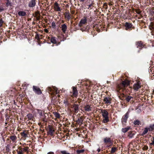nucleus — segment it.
Segmentation results:
<instances>
[{
    "instance_id": "1",
    "label": "nucleus",
    "mask_w": 154,
    "mask_h": 154,
    "mask_svg": "<svg viewBox=\"0 0 154 154\" xmlns=\"http://www.w3.org/2000/svg\"><path fill=\"white\" fill-rule=\"evenodd\" d=\"M101 112L103 117V122L104 123L108 122L109 121L108 112L105 109H101Z\"/></svg>"
},
{
    "instance_id": "2",
    "label": "nucleus",
    "mask_w": 154,
    "mask_h": 154,
    "mask_svg": "<svg viewBox=\"0 0 154 154\" xmlns=\"http://www.w3.org/2000/svg\"><path fill=\"white\" fill-rule=\"evenodd\" d=\"M129 84V82L127 80H126L123 81L122 83L118 85V88L119 90L122 89V91H123L125 88Z\"/></svg>"
},
{
    "instance_id": "3",
    "label": "nucleus",
    "mask_w": 154,
    "mask_h": 154,
    "mask_svg": "<svg viewBox=\"0 0 154 154\" xmlns=\"http://www.w3.org/2000/svg\"><path fill=\"white\" fill-rule=\"evenodd\" d=\"M72 91L70 92V95L71 97H76L78 95V92L76 88L75 87H72Z\"/></svg>"
},
{
    "instance_id": "4",
    "label": "nucleus",
    "mask_w": 154,
    "mask_h": 154,
    "mask_svg": "<svg viewBox=\"0 0 154 154\" xmlns=\"http://www.w3.org/2000/svg\"><path fill=\"white\" fill-rule=\"evenodd\" d=\"M33 91L36 94H42V91L38 87L33 86L32 87Z\"/></svg>"
},
{
    "instance_id": "5",
    "label": "nucleus",
    "mask_w": 154,
    "mask_h": 154,
    "mask_svg": "<svg viewBox=\"0 0 154 154\" xmlns=\"http://www.w3.org/2000/svg\"><path fill=\"white\" fill-rule=\"evenodd\" d=\"M87 19L86 17H84L80 20L79 26L80 27H82L83 25L87 23Z\"/></svg>"
},
{
    "instance_id": "6",
    "label": "nucleus",
    "mask_w": 154,
    "mask_h": 154,
    "mask_svg": "<svg viewBox=\"0 0 154 154\" xmlns=\"http://www.w3.org/2000/svg\"><path fill=\"white\" fill-rule=\"evenodd\" d=\"M112 99L109 97H104L103 101L104 102L105 104H108L111 103V101Z\"/></svg>"
},
{
    "instance_id": "7",
    "label": "nucleus",
    "mask_w": 154,
    "mask_h": 154,
    "mask_svg": "<svg viewBox=\"0 0 154 154\" xmlns=\"http://www.w3.org/2000/svg\"><path fill=\"white\" fill-rule=\"evenodd\" d=\"M128 113L127 112L125 114L124 116L123 117L122 119V122L123 124H124L126 122L127 119L128 118Z\"/></svg>"
},
{
    "instance_id": "8",
    "label": "nucleus",
    "mask_w": 154,
    "mask_h": 154,
    "mask_svg": "<svg viewBox=\"0 0 154 154\" xmlns=\"http://www.w3.org/2000/svg\"><path fill=\"white\" fill-rule=\"evenodd\" d=\"M141 87L140 83L138 82L136 84H134L133 85V88L134 90L137 91Z\"/></svg>"
},
{
    "instance_id": "9",
    "label": "nucleus",
    "mask_w": 154,
    "mask_h": 154,
    "mask_svg": "<svg viewBox=\"0 0 154 154\" xmlns=\"http://www.w3.org/2000/svg\"><path fill=\"white\" fill-rule=\"evenodd\" d=\"M28 149L29 147H26L22 149L20 151H17V153L18 154H23V152H28Z\"/></svg>"
},
{
    "instance_id": "10",
    "label": "nucleus",
    "mask_w": 154,
    "mask_h": 154,
    "mask_svg": "<svg viewBox=\"0 0 154 154\" xmlns=\"http://www.w3.org/2000/svg\"><path fill=\"white\" fill-rule=\"evenodd\" d=\"M36 0H31L29 2L28 6L29 7H34L36 5Z\"/></svg>"
},
{
    "instance_id": "11",
    "label": "nucleus",
    "mask_w": 154,
    "mask_h": 154,
    "mask_svg": "<svg viewBox=\"0 0 154 154\" xmlns=\"http://www.w3.org/2000/svg\"><path fill=\"white\" fill-rule=\"evenodd\" d=\"M47 90L48 92H51L52 91H53V92L56 93V94L58 93V91L57 88L55 87H53V88L51 87H48L47 88Z\"/></svg>"
},
{
    "instance_id": "12",
    "label": "nucleus",
    "mask_w": 154,
    "mask_h": 154,
    "mask_svg": "<svg viewBox=\"0 0 154 154\" xmlns=\"http://www.w3.org/2000/svg\"><path fill=\"white\" fill-rule=\"evenodd\" d=\"M54 8L55 11H60L61 9L59 6V5L56 2L54 4Z\"/></svg>"
},
{
    "instance_id": "13",
    "label": "nucleus",
    "mask_w": 154,
    "mask_h": 154,
    "mask_svg": "<svg viewBox=\"0 0 154 154\" xmlns=\"http://www.w3.org/2000/svg\"><path fill=\"white\" fill-rule=\"evenodd\" d=\"M124 96L123 99H125L126 100L127 102H129L131 98H132V97L127 95H124V94H122Z\"/></svg>"
},
{
    "instance_id": "14",
    "label": "nucleus",
    "mask_w": 154,
    "mask_h": 154,
    "mask_svg": "<svg viewBox=\"0 0 154 154\" xmlns=\"http://www.w3.org/2000/svg\"><path fill=\"white\" fill-rule=\"evenodd\" d=\"M135 134V133L133 131H131L128 132V137L129 138H132Z\"/></svg>"
},
{
    "instance_id": "15",
    "label": "nucleus",
    "mask_w": 154,
    "mask_h": 154,
    "mask_svg": "<svg viewBox=\"0 0 154 154\" xmlns=\"http://www.w3.org/2000/svg\"><path fill=\"white\" fill-rule=\"evenodd\" d=\"M54 130L53 127L51 126H50L49 128V131L48 134L51 136H53V134Z\"/></svg>"
},
{
    "instance_id": "16",
    "label": "nucleus",
    "mask_w": 154,
    "mask_h": 154,
    "mask_svg": "<svg viewBox=\"0 0 154 154\" xmlns=\"http://www.w3.org/2000/svg\"><path fill=\"white\" fill-rule=\"evenodd\" d=\"M136 45L137 47L143 48L144 46V45L142 42L141 41H138L136 42Z\"/></svg>"
},
{
    "instance_id": "17",
    "label": "nucleus",
    "mask_w": 154,
    "mask_h": 154,
    "mask_svg": "<svg viewBox=\"0 0 154 154\" xmlns=\"http://www.w3.org/2000/svg\"><path fill=\"white\" fill-rule=\"evenodd\" d=\"M104 142L106 143H111L112 141L111 139L109 137H105L104 139Z\"/></svg>"
},
{
    "instance_id": "18",
    "label": "nucleus",
    "mask_w": 154,
    "mask_h": 154,
    "mask_svg": "<svg viewBox=\"0 0 154 154\" xmlns=\"http://www.w3.org/2000/svg\"><path fill=\"white\" fill-rule=\"evenodd\" d=\"M79 106L78 105L75 104L73 105V108L74 109V112L75 113L78 112L79 110Z\"/></svg>"
},
{
    "instance_id": "19",
    "label": "nucleus",
    "mask_w": 154,
    "mask_h": 154,
    "mask_svg": "<svg viewBox=\"0 0 154 154\" xmlns=\"http://www.w3.org/2000/svg\"><path fill=\"white\" fill-rule=\"evenodd\" d=\"M125 26L126 27V29L127 30L128 29L131 28L132 26L131 23H129L126 22L125 23Z\"/></svg>"
},
{
    "instance_id": "20",
    "label": "nucleus",
    "mask_w": 154,
    "mask_h": 154,
    "mask_svg": "<svg viewBox=\"0 0 154 154\" xmlns=\"http://www.w3.org/2000/svg\"><path fill=\"white\" fill-rule=\"evenodd\" d=\"M84 109L86 111H91L92 107L89 105H87L84 107Z\"/></svg>"
},
{
    "instance_id": "21",
    "label": "nucleus",
    "mask_w": 154,
    "mask_h": 154,
    "mask_svg": "<svg viewBox=\"0 0 154 154\" xmlns=\"http://www.w3.org/2000/svg\"><path fill=\"white\" fill-rule=\"evenodd\" d=\"M18 15L21 16H24L26 15V13L23 11H20L18 13Z\"/></svg>"
},
{
    "instance_id": "22",
    "label": "nucleus",
    "mask_w": 154,
    "mask_h": 154,
    "mask_svg": "<svg viewBox=\"0 0 154 154\" xmlns=\"http://www.w3.org/2000/svg\"><path fill=\"white\" fill-rule=\"evenodd\" d=\"M62 30L63 32L65 33L67 29V26L65 24H63L61 26Z\"/></svg>"
},
{
    "instance_id": "23",
    "label": "nucleus",
    "mask_w": 154,
    "mask_h": 154,
    "mask_svg": "<svg viewBox=\"0 0 154 154\" xmlns=\"http://www.w3.org/2000/svg\"><path fill=\"white\" fill-rule=\"evenodd\" d=\"M65 17L68 20H69L71 19V15L69 13H66L65 14Z\"/></svg>"
},
{
    "instance_id": "24",
    "label": "nucleus",
    "mask_w": 154,
    "mask_h": 154,
    "mask_svg": "<svg viewBox=\"0 0 154 154\" xmlns=\"http://www.w3.org/2000/svg\"><path fill=\"white\" fill-rule=\"evenodd\" d=\"M20 134L22 137H23L24 138L26 139V137H28L27 134L24 132H22Z\"/></svg>"
},
{
    "instance_id": "25",
    "label": "nucleus",
    "mask_w": 154,
    "mask_h": 154,
    "mask_svg": "<svg viewBox=\"0 0 154 154\" xmlns=\"http://www.w3.org/2000/svg\"><path fill=\"white\" fill-rule=\"evenodd\" d=\"M10 139L13 142H15L17 139V137L15 136H12L10 137Z\"/></svg>"
},
{
    "instance_id": "26",
    "label": "nucleus",
    "mask_w": 154,
    "mask_h": 154,
    "mask_svg": "<svg viewBox=\"0 0 154 154\" xmlns=\"http://www.w3.org/2000/svg\"><path fill=\"white\" fill-rule=\"evenodd\" d=\"M51 43L54 44H56L57 42L55 38L54 37H51Z\"/></svg>"
},
{
    "instance_id": "27",
    "label": "nucleus",
    "mask_w": 154,
    "mask_h": 154,
    "mask_svg": "<svg viewBox=\"0 0 154 154\" xmlns=\"http://www.w3.org/2000/svg\"><path fill=\"white\" fill-rule=\"evenodd\" d=\"M149 131V128H144V130L143 131V132L142 135H145L148 132V131Z\"/></svg>"
},
{
    "instance_id": "28",
    "label": "nucleus",
    "mask_w": 154,
    "mask_h": 154,
    "mask_svg": "<svg viewBox=\"0 0 154 154\" xmlns=\"http://www.w3.org/2000/svg\"><path fill=\"white\" fill-rule=\"evenodd\" d=\"M130 129V127H128L125 128H123L122 129V131L125 133L126 132Z\"/></svg>"
},
{
    "instance_id": "29",
    "label": "nucleus",
    "mask_w": 154,
    "mask_h": 154,
    "mask_svg": "<svg viewBox=\"0 0 154 154\" xmlns=\"http://www.w3.org/2000/svg\"><path fill=\"white\" fill-rule=\"evenodd\" d=\"M85 151V150L84 149H82L80 150H76V152L77 154H80L81 153H83Z\"/></svg>"
},
{
    "instance_id": "30",
    "label": "nucleus",
    "mask_w": 154,
    "mask_h": 154,
    "mask_svg": "<svg viewBox=\"0 0 154 154\" xmlns=\"http://www.w3.org/2000/svg\"><path fill=\"white\" fill-rule=\"evenodd\" d=\"M54 115L55 116V117H56L57 118H59L60 117V114L56 112H54Z\"/></svg>"
},
{
    "instance_id": "31",
    "label": "nucleus",
    "mask_w": 154,
    "mask_h": 154,
    "mask_svg": "<svg viewBox=\"0 0 154 154\" xmlns=\"http://www.w3.org/2000/svg\"><path fill=\"white\" fill-rule=\"evenodd\" d=\"M154 129V124L153 125H150L149 128V131H152Z\"/></svg>"
},
{
    "instance_id": "32",
    "label": "nucleus",
    "mask_w": 154,
    "mask_h": 154,
    "mask_svg": "<svg viewBox=\"0 0 154 154\" xmlns=\"http://www.w3.org/2000/svg\"><path fill=\"white\" fill-rule=\"evenodd\" d=\"M60 152L62 154H70L69 153L68 151H67L66 150L61 151Z\"/></svg>"
},
{
    "instance_id": "33",
    "label": "nucleus",
    "mask_w": 154,
    "mask_h": 154,
    "mask_svg": "<svg viewBox=\"0 0 154 154\" xmlns=\"http://www.w3.org/2000/svg\"><path fill=\"white\" fill-rule=\"evenodd\" d=\"M116 149V148L115 147H112L111 149V153H113L115 152Z\"/></svg>"
},
{
    "instance_id": "34",
    "label": "nucleus",
    "mask_w": 154,
    "mask_h": 154,
    "mask_svg": "<svg viewBox=\"0 0 154 154\" xmlns=\"http://www.w3.org/2000/svg\"><path fill=\"white\" fill-rule=\"evenodd\" d=\"M83 118L82 117H81L80 118H79L78 119V121L79 123H82L83 121Z\"/></svg>"
},
{
    "instance_id": "35",
    "label": "nucleus",
    "mask_w": 154,
    "mask_h": 154,
    "mask_svg": "<svg viewBox=\"0 0 154 154\" xmlns=\"http://www.w3.org/2000/svg\"><path fill=\"white\" fill-rule=\"evenodd\" d=\"M5 10L3 6L2 5H0V12H2Z\"/></svg>"
},
{
    "instance_id": "36",
    "label": "nucleus",
    "mask_w": 154,
    "mask_h": 154,
    "mask_svg": "<svg viewBox=\"0 0 154 154\" xmlns=\"http://www.w3.org/2000/svg\"><path fill=\"white\" fill-rule=\"evenodd\" d=\"M134 123L135 125H139L140 124V122L139 121L136 120L134 121Z\"/></svg>"
},
{
    "instance_id": "37",
    "label": "nucleus",
    "mask_w": 154,
    "mask_h": 154,
    "mask_svg": "<svg viewBox=\"0 0 154 154\" xmlns=\"http://www.w3.org/2000/svg\"><path fill=\"white\" fill-rule=\"evenodd\" d=\"M135 12H136V13L138 14H140L141 11L139 10V9H136L135 10Z\"/></svg>"
},
{
    "instance_id": "38",
    "label": "nucleus",
    "mask_w": 154,
    "mask_h": 154,
    "mask_svg": "<svg viewBox=\"0 0 154 154\" xmlns=\"http://www.w3.org/2000/svg\"><path fill=\"white\" fill-rule=\"evenodd\" d=\"M3 23L4 21L2 20V19H0V26H2Z\"/></svg>"
},
{
    "instance_id": "39",
    "label": "nucleus",
    "mask_w": 154,
    "mask_h": 154,
    "mask_svg": "<svg viewBox=\"0 0 154 154\" xmlns=\"http://www.w3.org/2000/svg\"><path fill=\"white\" fill-rule=\"evenodd\" d=\"M148 148V146H144L143 148V150H147Z\"/></svg>"
},
{
    "instance_id": "40",
    "label": "nucleus",
    "mask_w": 154,
    "mask_h": 154,
    "mask_svg": "<svg viewBox=\"0 0 154 154\" xmlns=\"http://www.w3.org/2000/svg\"><path fill=\"white\" fill-rule=\"evenodd\" d=\"M64 103L66 105H68L69 104V102L67 100H64Z\"/></svg>"
},
{
    "instance_id": "41",
    "label": "nucleus",
    "mask_w": 154,
    "mask_h": 154,
    "mask_svg": "<svg viewBox=\"0 0 154 154\" xmlns=\"http://www.w3.org/2000/svg\"><path fill=\"white\" fill-rule=\"evenodd\" d=\"M52 26L53 28H54L56 27V24L54 22H53L52 23Z\"/></svg>"
},
{
    "instance_id": "42",
    "label": "nucleus",
    "mask_w": 154,
    "mask_h": 154,
    "mask_svg": "<svg viewBox=\"0 0 154 154\" xmlns=\"http://www.w3.org/2000/svg\"><path fill=\"white\" fill-rule=\"evenodd\" d=\"M6 5L8 6H11V3H10L8 1V2L6 3Z\"/></svg>"
},
{
    "instance_id": "43",
    "label": "nucleus",
    "mask_w": 154,
    "mask_h": 154,
    "mask_svg": "<svg viewBox=\"0 0 154 154\" xmlns=\"http://www.w3.org/2000/svg\"><path fill=\"white\" fill-rule=\"evenodd\" d=\"M150 144L151 145H154V138H153V140H152V142L151 143H150Z\"/></svg>"
},
{
    "instance_id": "44",
    "label": "nucleus",
    "mask_w": 154,
    "mask_h": 154,
    "mask_svg": "<svg viewBox=\"0 0 154 154\" xmlns=\"http://www.w3.org/2000/svg\"><path fill=\"white\" fill-rule=\"evenodd\" d=\"M92 4H91L88 5V9H89L92 6Z\"/></svg>"
},
{
    "instance_id": "45",
    "label": "nucleus",
    "mask_w": 154,
    "mask_h": 154,
    "mask_svg": "<svg viewBox=\"0 0 154 154\" xmlns=\"http://www.w3.org/2000/svg\"><path fill=\"white\" fill-rule=\"evenodd\" d=\"M38 110V113H39V114L40 115H42V111L41 110Z\"/></svg>"
},
{
    "instance_id": "46",
    "label": "nucleus",
    "mask_w": 154,
    "mask_h": 154,
    "mask_svg": "<svg viewBox=\"0 0 154 154\" xmlns=\"http://www.w3.org/2000/svg\"><path fill=\"white\" fill-rule=\"evenodd\" d=\"M47 154H54V153L53 152H50L48 153Z\"/></svg>"
},
{
    "instance_id": "47",
    "label": "nucleus",
    "mask_w": 154,
    "mask_h": 154,
    "mask_svg": "<svg viewBox=\"0 0 154 154\" xmlns=\"http://www.w3.org/2000/svg\"><path fill=\"white\" fill-rule=\"evenodd\" d=\"M44 31H45V32H46V33H48V29H44Z\"/></svg>"
},
{
    "instance_id": "48",
    "label": "nucleus",
    "mask_w": 154,
    "mask_h": 154,
    "mask_svg": "<svg viewBox=\"0 0 154 154\" xmlns=\"http://www.w3.org/2000/svg\"><path fill=\"white\" fill-rule=\"evenodd\" d=\"M97 151H98V152H100V148H99L97 149Z\"/></svg>"
},
{
    "instance_id": "49",
    "label": "nucleus",
    "mask_w": 154,
    "mask_h": 154,
    "mask_svg": "<svg viewBox=\"0 0 154 154\" xmlns=\"http://www.w3.org/2000/svg\"><path fill=\"white\" fill-rule=\"evenodd\" d=\"M104 130L105 131H107L108 130V129L107 128H104Z\"/></svg>"
},
{
    "instance_id": "50",
    "label": "nucleus",
    "mask_w": 154,
    "mask_h": 154,
    "mask_svg": "<svg viewBox=\"0 0 154 154\" xmlns=\"http://www.w3.org/2000/svg\"><path fill=\"white\" fill-rule=\"evenodd\" d=\"M81 2H83L85 0H79Z\"/></svg>"
},
{
    "instance_id": "51",
    "label": "nucleus",
    "mask_w": 154,
    "mask_h": 154,
    "mask_svg": "<svg viewBox=\"0 0 154 154\" xmlns=\"http://www.w3.org/2000/svg\"><path fill=\"white\" fill-rule=\"evenodd\" d=\"M39 19H40V17H37V19L38 20H39Z\"/></svg>"
},
{
    "instance_id": "52",
    "label": "nucleus",
    "mask_w": 154,
    "mask_h": 154,
    "mask_svg": "<svg viewBox=\"0 0 154 154\" xmlns=\"http://www.w3.org/2000/svg\"><path fill=\"white\" fill-rule=\"evenodd\" d=\"M19 149H22L20 147H19Z\"/></svg>"
},
{
    "instance_id": "53",
    "label": "nucleus",
    "mask_w": 154,
    "mask_h": 154,
    "mask_svg": "<svg viewBox=\"0 0 154 154\" xmlns=\"http://www.w3.org/2000/svg\"><path fill=\"white\" fill-rule=\"evenodd\" d=\"M71 13H74V12H72V11H71Z\"/></svg>"
},
{
    "instance_id": "54",
    "label": "nucleus",
    "mask_w": 154,
    "mask_h": 154,
    "mask_svg": "<svg viewBox=\"0 0 154 154\" xmlns=\"http://www.w3.org/2000/svg\"><path fill=\"white\" fill-rule=\"evenodd\" d=\"M71 13H74V12H72V11H71Z\"/></svg>"
},
{
    "instance_id": "55",
    "label": "nucleus",
    "mask_w": 154,
    "mask_h": 154,
    "mask_svg": "<svg viewBox=\"0 0 154 154\" xmlns=\"http://www.w3.org/2000/svg\"><path fill=\"white\" fill-rule=\"evenodd\" d=\"M71 13H74V12H72V11H71Z\"/></svg>"
},
{
    "instance_id": "56",
    "label": "nucleus",
    "mask_w": 154,
    "mask_h": 154,
    "mask_svg": "<svg viewBox=\"0 0 154 154\" xmlns=\"http://www.w3.org/2000/svg\"><path fill=\"white\" fill-rule=\"evenodd\" d=\"M49 38H50V37H48V39H49Z\"/></svg>"
},
{
    "instance_id": "57",
    "label": "nucleus",
    "mask_w": 154,
    "mask_h": 154,
    "mask_svg": "<svg viewBox=\"0 0 154 154\" xmlns=\"http://www.w3.org/2000/svg\"><path fill=\"white\" fill-rule=\"evenodd\" d=\"M43 121H45V119H43Z\"/></svg>"
}]
</instances>
